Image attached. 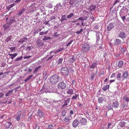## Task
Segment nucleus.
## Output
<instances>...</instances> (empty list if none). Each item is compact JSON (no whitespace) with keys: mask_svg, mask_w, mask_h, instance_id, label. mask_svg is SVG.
Wrapping results in <instances>:
<instances>
[{"mask_svg":"<svg viewBox=\"0 0 129 129\" xmlns=\"http://www.w3.org/2000/svg\"><path fill=\"white\" fill-rule=\"evenodd\" d=\"M66 85V83H64L63 81L58 83L57 85L58 89L57 91L58 93L61 94L63 93L64 90L67 87Z\"/></svg>","mask_w":129,"mask_h":129,"instance_id":"nucleus-1","label":"nucleus"},{"mask_svg":"<svg viewBox=\"0 0 129 129\" xmlns=\"http://www.w3.org/2000/svg\"><path fill=\"white\" fill-rule=\"evenodd\" d=\"M60 79V77L59 75H53L50 77V81L52 84L55 85L59 81Z\"/></svg>","mask_w":129,"mask_h":129,"instance_id":"nucleus-2","label":"nucleus"},{"mask_svg":"<svg viewBox=\"0 0 129 129\" xmlns=\"http://www.w3.org/2000/svg\"><path fill=\"white\" fill-rule=\"evenodd\" d=\"M61 73L64 76H67L69 73V70L67 67H63L60 71Z\"/></svg>","mask_w":129,"mask_h":129,"instance_id":"nucleus-3","label":"nucleus"},{"mask_svg":"<svg viewBox=\"0 0 129 129\" xmlns=\"http://www.w3.org/2000/svg\"><path fill=\"white\" fill-rule=\"evenodd\" d=\"M50 92L49 90L45 86L43 85L42 89L40 91L39 93L42 94V93L49 92Z\"/></svg>","mask_w":129,"mask_h":129,"instance_id":"nucleus-4","label":"nucleus"},{"mask_svg":"<svg viewBox=\"0 0 129 129\" xmlns=\"http://www.w3.org/2000/svg\"><path fill=\"white\" fill-rule=\"evenodd\" d=\"M83 50L84 52H86L88 51L90 49V46L89 45L85 43L82 46Z\"/></svg>","mask_w":129,"mask_h":129,"instance_id":"nucleus-5","label":"nucleus"},{"mask_svg":"<svg viewBox=\"0 0 129 129\" xmlns=\"http://www.w3.org/2000/svg\"><path fill=\"white\" fill-rule=\"evenodd\" d=\"M21 116V112L20 111H18L17 114L14 116V117L17 121H19Z\"/></svg>","mask_w":129,"mask_h":129,"instance_id":"nucleus-6","label":"nucleus"},{"mask_svg":"<svg viewBox=\"0 0 129 129\" xmlns=\"http://www.w3.org/2000/svg\"><path fill=\"white\" fill-rule=\"evenodd\" d=\"M126 124L129 125V122L128 121L125 122L123 121H121L119 123V125L120 127H123L124 126L127 127L128 126L127 125H125V124Z\"/></svg>","mask_w":129,"mask_h":129,"instance_id":"nucleus-7","label":"nucleus"},{"mask_svg":"<svg viewBox=\"0 0 129 129\" xmlns=\"http://www.w3.org/2000/svg\"><path fill=\"white\" fill-rule=\"evenodd\" d=\"M96 42L97 44H101L102 43V41L101 39L100 41H101V42H99V40H100V37H102V35L100 33L99 34H98L96 35Z\"/></svg>","mask_w":129,"mask_h":129,"instance_id":"nucleus-8","label":"nucleus"},{"mask_svg":"<svg viewBox=\"0 0 129 129\" xmlns=\"http://www.w3.org/2000/svg\"><path fill=\"white\" fill-rule=\"evenodd\" d=\"M6 129H9L11 128L13 126L12 122L10 121H7L5 124Z\"/></svg>","mask_w":129,"mask_h":129,"instance_id":"nucleus-9","label":"nucleus"},{"mask_svg":"<svg viewBox=\"0 0 129 129\" xmlns=\"http://www.w3.org/2000/svg\"><path fill=\"white\" fill-rule=\"evenodd\" d=\"M3 27L5 31L10 30L11 29L10 25L7 22L6 24L3 25Z\"/></svg>","mask_w":129,"mask_h":129,"instance_id":"nucleus-10","label":"nucleus"},{"mask_svg":"<svg viewBox=\"0 0 129 129\" xmlns=\"http://www.w3.org/2000/svg\"><path fill=\"white\" fill-rule=\"evenodd\" d=\"M44 114L42 111L40 110H39L37 112L36 115L39 118H41L44 116Z\"/></svg>","mask_w":129,"mask_h":129,"instance_id":"nucleus-11","label":"nucleus"},{"mask_svg":"<svg viewBox=\"0 0 129 129\" xmlns=\"http://www.w3.org/2000/svg\"><path fill=\"white\" fill-rule=\"evenodd\" d=\"M114 27V26L113 25V23H110L107 26V30L108 31H110L113 29Z\"/></svg>","mask_w":129,"mask_h":129,"instance_id":"nucleus-12","label":"nucleus"},{"mask_svg":"<svg viewBox=\"0 0 129 129\" xmlns=\"http://www.w3.org/2000/svg\"><path fill=\"white\" fill-rule=\"evenodd\" d=\"M82 125H85L87 122V119L84 118H83L80 119L79 122Z\"/></svg>","mask_w":129,"mask_h":129,"instance_id":"nucleus-13","label":"nucleus"},{"mask_svg":"<svg viewBox=\"0 0 129 129\" xmlns=\"http://www.w3.org/2000/svg\"><path fill=\"white\" fill-rule=\"evenodd\" d=\"M79 124V121L76 119H75L74 120L72 123V125L73 127L76 128L78 125Z\"/></svg>","mask_w":129,"mask_h":129,"instance_id":"nucleus-14","label":"nucleus"},{"mask_svg":"<svg viewBox=\"0 0 129 129\" xmlns=\"http://www.w3.org/2000/svg\"><path fill=\"white\" fill-rule=\"evenodd\" d=\"M70 99H69L67 100H65L64 102V104H63L62 106V108L65 107L69 105L70 102Z\"/></svg>","mask_w":129,"mask_h":129,"instance_id":"nucleus-15","label":"nucleus"},{"mask_svg":"<svg viewBox=\"0 0 129 129\" xmlns=\"http://www.w3.org/2000/svg\"><path fill=\"white\" fill-rule=\"evenodd\" d=\"M119 37L121 38L122 39H124L126 37V35L125 33L123 32H120L119 35Z\"/></svg>","mask_w":129,"mask_h":129,"instance_id":"nucleus-16","label":"nucleus"},{"mask_svg":"<svg viewBox=\"0 0 129 129\" xmlns=\"http://www.w3.org/2000/svg\"><path fill=\"white\" fill-rule=\"evenodd\" d=\"M128 9L127 8L123 7L121 10L120 14H121L120 13H121L122 14L123 13H127L128 12Z\"/></svg>","mask_w":129,"mask_h":129,"instance_id":"nucleus-17","label":"nucleus"},{"mask_svg":"<svg viewBox=\"0 0 129 129\" xmlns=\"http://www.w3.org/2000/svg\"><path fill=\"white\" fill-rule=\"evenodd\" d=\"M121 43V40L118 39H116L114 42V45L116 46H118L120 45Z\"/></svg>","mask_w":129,"mask_h":129,"instance_id":"nucleus-18","label":"nucleus"},{"mask_svg":"<svg viewBox=\"0 0 129 129\" xmlns=\"http://www.w3.org/2000/svg\"><path fill=\"white\" fill-rule=\"evenodd\" d=\"M36 44L39 47L42 46L44 44L43 42L40 40H38L36 41Z\"/></svg>","mask_w":129,"mask_h":129,"instance_id":"nucleus-19","label":"nucleus"},{"mask_svg":"<svg viewBox=\"0 0 129 129\" xmlns=\"http://www.w3.org/2000/svg\"><path fill=\"white\" fill-rule=\"evenodd\" d=\"M97 64V62L96 61H94L92 65L90 66V68L91 69H94L96 67Z\"/></svg>","mask_w":129,"mask_h":129,"instance_id":"nucleus-20","label":"nucleus"},{"mask_svg":"<svg viewBox=\"0 0 129 129\" xmlns=\"http://www.w3.org/2000/svg\"><path fill=\"white\" fill-rule=\"evenodd\" d=\"M120 50L121 53L123 54L125 52L126 49L125 47H124L123 46L120 45Z\"/></svg>","mask_w":129,"mask_h":129,"instance_id":"nucleus-21","label":"nucleus"},{"mask_svg":"<svg viewBox=\"0 0 129 129\" xmlns=\"http://www.w3.org/2000/svg\"><path fill=\"white\" fill-rule=\"evenodd\" d=\"M105 98L104 96L103 97H99L98 99V101L99 103H102L104 101Z\"/></svg>","mask_w":129,"mask_h":129,"instance_id":"nucleus-22","label":"nucleus"},{"mask_svg":"<svg viewBox=\"0 0 129 129\" xmlns=\"http://www.w3.org/2000/svg\"><path fill=\"white\" fill-rule=\"evenodd\" d=\"M14 22H16V21L13 18H12L9 19V21L7 22L10 25Z\"/></svg>","mask_w":129,"mask_h":129,"instance_id":"nucleus-23","label":"nucleus"},{"mask_svg":"<svg viewBox=\"0 0 129 129\" xmlns=\"http://www.w3.org/2000/svg\"><path fill=\"white\" fill-rule=\"evenodd\" d=\"M12 35H10L7 37L5 39V41L7 42H8L11 41L12 38Z\"/></svg>","mask_w":129,"mask_h":129,"instance_id":"nucleus-24","label":"nucleus"},{"mask_svg":"<svg viewBox=\"0 0 129 129\" xmlns=\"http://www.w3.org/2000/svg\"><path fill=\"white\" fill-rule=\"evenodd\" d=\"M26 10L24 8H23L20 11H19L17 13V14L19 16H21L22 14L24 13L25 11Z\"/></svg>","mask_w":129,"mask_h":129,"instance_id":"nucleus-25","label":"nucleus"},{"mask_svg":"<svg viewBox=\"0 0 129 129\" xmlns=\"http://www.w3.org/2000/svg\"><path fill=\"white\" fill-rule=\"evenodd\" d=\"M119 105V104L117 101L114 102L112 106L114 108H117Z\"/></svg>","mask_w":129,"mask_h":129,"instance_id":"nucleus-26","label":"nucleus"},{"mask_svg":"<svg viewBox=\"0 0 129 129\" xmlns=\"http://www.w3.org/2000/svg\"><path fill=\"white\" fill-rule=\"evenodd\" d=\"M28 40V39L26 37L22 38L20 39L18 41V43H23L26 41Z\"/></svg>","mask_w":129,"mask_h":129,"instance_id":"nucleus-27","label":"nucleus"},{"mask_svg":"<svg viewBox=\"0 0 129 129\" xmlns=\"http://www.w3.org/2000/svg\"><path fill=\"white\" fill-rule=\"evenodd\" d=\"M43 75L44 78L45 79H47L48 75L47 72L46 71H43Z\"/></svg>","mask_w":129,"mask_h":129,"instance_id":"nucleus-28","label":"nucleus"},{"mask_svg":"<svg viewBox=\"0 0 129 129\" xmlns=\"http://www.w3.org/2000/svg\"><path fill=\"white\" fill-rule=\"evenodd\" d=\"M76 60V57H75L74 56L70 57L69 59V62L70 63H73Z\"/></svg>","mask_w":129,"mask_h":129,"instance_id":"nucleus-29","label":"nucleus"},{"mask_svg":"<svg viewBox=\"0 0 129 129\" xmlns=\"http://www.w3.org/2000/svg\"><path fill=\"white\" fill-rule=\"evenodd\" d=\"M8 55L11 56L10 58L12 60L17 55V54L16 53L13 54H11L9 53Z\"/></svg>","mask_w":129,"mask_h":129,"instance_id":"nucleus-30","label":"nucleus"},{"mask_svg":"<svg viewBox=\"0 0 129 129\" xmlns=\"http://www.w3.org/2000/svg\"><path fill=\"white\" fill-rule=\"evenodd\" d=\"M74 90L72 89H69L67 91V93L68 94L72 95L73 94Z\"/></svg>","mask_w":129,"mask_h":129,"instance_id":"nucleus-31","label":"nucleus"},{"mask_svg":"<svg viewBox=\"0 0 129 129\" xmlns=\"http://www.w3.org/2000/svg\"><path fill=\"white\" fill-rule=\"evenodd\" d=\"M13 90L14 89H12L7 92L5 94L6 96H10V94L12 93L13 91Z\"/></svg>","mask_w":129,"mask_h":129,"instance_id":"nucleus-32","label":"nucleus"},{"mask_svg":"<svg viewBox=\"0 0 129 129\" xmlns=\"http://www.w3.org/2000/svg\"><path fill=\"white\" fill-rule=\"evenodd\" d=\"M66 16L65 15H62L61 19L60 20V21L61 22H62L64 20H67V19Z\"/></svg>","mask_w":129,"mask_h":129,"instance_id":"nucleus-33","label":"nucleus"},{"mask_svg":"<svg viewBox=\"0 0 129 129\" xmlns=\"http://www.w3.org/2000/svg\"><path fill=\"white\" fill-rule=\"evenodd\" d=\"M109 84H108L107 85H105L104 86L103 88V89L104 91H106L107 89L109 88Z\"/></svg>","mask_w":129,"mask_h":129,"instance_id":"nucleus-34","label":"nucleus"},{"mask_svg":"<svg viewBox=\"0 0 129 129\" xmlns=\"http://www.w3.org/2000/svg\"><path fill=\"white\" fill-rule=\"evenodd\" d=\"M61 5L60 3H59L56 5V9L58 10H59L61 8Z\"/></svg>","mask_w":129,"mask_h":129,"instance_id":"nucleus-35","label":"nucleus"},{"mask_svg":"<svg viewBox=\"0 0 129 129\" xmlns=\"http://www.w3.org/2000/svg\"><path fill=\"white\" fill-rule=\"evenodd\" d=\"M41 67V66H39L38 67L36 68L35 69L33 73L34 74H35L36 73H37V72L39 71V70L40 68Z\"/></svg>","mask_w":129,"mask_h":129,"instance_id":"nucleus-36","label":"nucleus"},{"mask_svg":"<svg viewBox=\"0 0 129 129\" xmlns=\"http://www.w3.org/2000/svg\"><path fill=\"white\" fill-rule=\"evenodd\" d=\"M123 75L124 78H126L128 76V74L127 72L124 71L123 73Z\"/></svg>","mask_w":129,"mask_h":129,"instance_id":"nucleus-37","label":"nucleus"},{"mask_svg":"<svg viewBox=\"0 0 129 129\" xmlns=\"http://www.w3.org/2000/svg\"><path fill=\"white\" fill-rule=\"evenodd\" d=\"M123 62L122 61H120L118 62V66L119 67H122L123 64Z\"/></svg>","mask_w":129,"mask_h":129,"instance_id":"nucleus-38","label":"nucleus"},{"mask_svg":"<svg viewBox=\"0 0 129 129\" xmlns=\"http://www.w3.org/2000/svg\"><path fill=\"white\" fill-rule=\"evenodd\" d=\"M69 3V4L71 5H73L74 3L75 4L78 3H77L76 0H70Z\"/></svg>","mask_w":129,"mask_h":129,"instance_id":"nucleus-39","label":"nucleus"},{"mask_svg":"<svg viewBox=\"0 0 129 129\" xmlns=\"http://www.w3.org/2000/svg\"><path fill=\"white\" fill-rule=\"evenodd\" d=\"M79 96V95L78 94H75V95H73L71 98L73 100H75Z\"/></svg>","mask_w":129,"mask_h":129,"instance_id":"nucleus-40","label":"nucleus"},{"mask_svg":"<svg viewBox=\"0 0 129 129\" xmlns=\"http://www.w3.org/2000/svg\"><path fill=\"white\" fill-rule=\"evenodd\" d=\"M95 8V6L94 5H91L89 7V9L91 11L93 10Z\"/></svg>","mask_w":129,"mask_h":129,"instance_id":"nucleus-41","label":"nucleus"},{"mask_svg":"<svg viewBox=\"0 0 129 129\" xmlns=\"http://www.w3.org/2000/svg\"><path fill=\"white\" fill-rule=\"evenodd\" d=\"M51 37H48L47 36H46L43 38V41H46L49 39H50Z\"/></svg>","mask_w":129,"mask_h":129,"instance_id":"nucleus-42","label":"nucleus"},{"mask_svg":"<svg viewBox=\"0 0 129 129\" xmlns=\"http://www.w3.org/2000/svg\"><path fill=\"white\" fill-rule=\"evenodd\" d=\"M63 60V58L62 57L59 58L57 61V63L58 64H59L60 63H61L62 61Z\"/></svg>","mask_w":129,"mask_h":129,"instance_id":"nucleus-43","label":"nucleus"},{"mask_svg":"<svg viewBox=\"0 0 129 129\" xmlns=\"http://www.w3.org/2000/svg\"><path fill=\"white\" fill-rule=\"evenodd\" d=\"M73 41V40H70V39L68 40L67 42H68V43L66 45V46H68L70 44H71L72 42Z\"/></svg>","mask_w":129,"mask_h":129,"instance_id":"nucleus-44","label":"nucleus"},{"mask_svg":"<svg viewBox=\"0 0 129 129\" xmlns=\"http://www.w3.org/2000/svg\"><path fill=\"white\" fill-rule=\"evenodd\" d=\"M64 120L66 122H69L70 119L69 118V117L66 116L64 119Z\"/></svg>","mask_w":129,"mask_h":129,"instance_id":"nucleus-45","label":"nucleus"},{"mask_svg":"<svg viewBox=\"0 0 129 129\" xmlns=\"http://www.w3.org/2000/svg\"><path fill=\"white\" fill-rule=\"evenodd\" d=\"M123 99L125 100L126 101L128 102L129 101V98L127 97V96L126 95H124Z\"/></svg>","mask_w":129,"mask_h":129,"instance_id":"nucleus-46","label":"nucleus"},{"mask_svg":"<svg viewBox=\"0 0 129 129\" xmlns=\"http://www.w3.org/2000/svg\"><path fill=\"white\" fill-rule=\"evenodd\" d=\"M33 76V75H31L29 76L27 78L24 80L25 82H26L27 81L30 80Z\"/></svg>","mask_w":129,"mask_h":129,"instance_id":"nucleus-47","label":"nucleus"},{"mask_svg":"<svg viewBox=\"0 0 129 129\" xmlns=\"http://www.w3.org/2000/svg\"><path fill=\"white\" fill-rule=\"evenodd\" d=\"M25 126V124L23 122H20L18 125V126L21 128L23 127H24Z\"/></svg>","mask_w":129,"mask_h":129,"instance_id":"nucleus-48","label":"nucleus"},{"mask_svg":"<svg viewBox=\"0 0 129 129\" xmlns=\"http://www.w3.org/2000/svg\"><path fill=\"white\" fill-rule=\"evenodd\" d=\"M120 13L121 14H120V16L122 19V20L123 21H124L125 19V17L124 16H123V14H122L121 13Z\"/></svg>","mask_w":129,"mask_h":129,"instance_id":"nucleus-49","label":"nucleus"},{"mask_svg":"<svg viewBox=\"0 0 129 129\" xmlns=\"http://www.w3.org/2000/svg\"><path fill=\"white\" fill-rule=\"evenodd\" d=\"M48 30L46 31H42L40 32L39 33V34L40 35H45L47 34L48 32Z\"/></svg>","mask_w":129,"mask_h":129,"instance_id":"nucleus-50","label":"nucleus"},{"mask_svg":"<svg viewBox=\"0 0 129 129\" xmlns=\"http://www.w3.org/2000/svg\"><path fill=\"white\" fill-rule=\"evenodd\" d=\"M23 58L22 56H21L17 58L15 60V61H18L21 60Z\"/></svg>","mask_w":129,"mask_h":129,"instance_id":"nucleus-51","label":"nucleus"},{"mask_svg":"<svg viewBox=\"0 0 129 129\" xmlns=\"http://www.w3.org/2000/svg\"><path fill=\"white\" fill-rule=\"evenodd\" d=\"M74 15L73 13H71L67 16V18H70Z\"/></svg>","mask_w":129,"mask_h":129,"instance_id":"nucleus-52","label":"nucleus"},{"mask_svg":"<svg viewBox=\"0 0 129 129\" xmlns=\"http://www.w3.org/2000/svg\"><path fill=\"white\" fill-rule=\"evenodd\" d=\"M94 73L93 72L91 73L90 74V77L91 79L92 80L94 78Z\"/></svg>","mask_w":129,"mask_h":129,"instance_id":"nucleus-53","label":"nucleus"},{"mask_svg":"<svg viewBox=\"0 0 129 129\" xmlns=\"http://www.w3.org/2000/svg\"><path fill=\"white\" fill-rule=\"evenodd\" d=\"M66 112L65 110H63L61 112L62 115L63 116V117L66 114Z\"/></svg>","mask_w":129,"mask_h":129,"instance_id":"nucleus-54","label":"nucleus"},{"mask_svg":"<svg viewBox=\"0 0 129 129\" xmlns=\"http://www.w3.org/2000/svg\"><path fill=\"white\" fill-rule=\"evenodd\" d=\"M53 127V126L52 125L50 124L48 125L47 128L52 129Z\"/></svg>","mask_w":129,"mask_h":129,"instance_id":"nucleus-55","label":"nucleus"},{"mask_svg":"<svg viewBox=\"0 0 129 129\" xmlns=\"http://www.w3.org/2000/svg\"><path fill=\"white\" fill-rule=\"evenodd\" d=\"M13 6L12 5V4L10 5H9L8 7H7V9H9L10 8H12Z\"/></svg>","mask_w":129,"mask_h":129,"instance_id":"nucleus-56","label":"nucleus"},{"mask_svg":"<svg viewBox=\"0 0 129 129\" xmlns=\"http://www.w3.org/2000/svg\"><path fill=\"white\" fill-rule=\"evenodd\" d=\"M7 102L8 104H10L12 103V100H7Z\"/></svg>","mask_w":129,"mask_h":129,"instance_id":"nucleus-57","label":"nucleus"},{"mask_svg":"<svg viewBox=\"0 0 129 129\" xmlns=\"http://www.w3.org/2000/svg\"><path fill=\"white\" fill-rule=\"evenodd\" d=\"M31 49V46H29L26 48V50L29 51Z\"/></svg>","mask_w":129,"mask_h":129,"instance_id":"nucleus-58","label":"nucleus"},{"mask_svg":"<svg viewBox=\"0 0 129 129\" xmlns=\"http://www.w3.org/2000/svg\"><path fill=\"white\" fill-rule=\"evenodd\" d=\"M59 35V34H57V32L54 33V35L53 36L54 37H57Z\"/></svg>","mask_w":129,"mask_h":129,"instance_id":"nucleus-59","label":"nucleus"},{"mask_svg":"<svg viewBox=\"0 0 129 129\" xmlns=\"http://www.w3.org/2000/svg\"><path fill=\"white\" fill-rule=\"evenodd\" d=\"M121 74L120 73H118V74L117 75V78H121L120 76H121Z\"/></svg>","mask_w":129,"mask_h":129,"instance_id":"nucleus-60","label":"nucleus"},{"mask_svg":"<svg viewBox=\"0 0 129 129\" xmlns=\"http://www.w3.org/2000/svg\"><path fill=\"white\" fill-rule=\"evenodd\" d=\"M55 19V16L54 15V16H52L50 18V20H49L50 21L51 20L53 19Z\"/></svg>","mask_w":129,"mask_h":129,"instance_id":"nucleus-61","label":"nucleus"},{"mask_svg":"<svg viewBox=\"0 0 129 129\" xmlns=\"http://www.w3.org/2000/svg\"><path fill=\"white\" fill-rule=\"evenodd\" d=\"M31 57V56H25L24 57V59L28 58Z\"/></svg>","mask_w":129,"mask_h":129,"instance_id":"nucleus-62","label":"nucleus"},{"mask_svg":"<svg viewBox=\"0 0 129 129\" xmlns=\"http://www.w3.org/2000/svg\"><path fill=\"white\" fill-rule=\"evenodd\" d=\"M77 19V21L78 20H82V21H83V20H84V19L82 17H80L78 19Z\"/></svg>","mask_w":129,"mask_h":129,"instance_id":"nucleus-63","label":"nucleus"},{"mask_svg":"<svg viewBox=\"0 0 129 129\" xmlns=\"http://www.w3.org/2000/svg\"><path fill=\"white\" fill-rule=\"evenodd\" d=\"M15 47H11L10 48V49L12 51H13L14 50H15Z\"/></svg>","mask_w":129,"mask_h":129,"instance_id":"nucleus-64","label":"nucleus"}]
</instances>
